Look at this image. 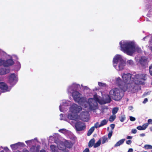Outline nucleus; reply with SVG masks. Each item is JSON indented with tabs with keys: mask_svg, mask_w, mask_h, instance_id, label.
Masks as SVG:
<instances>
[{
	"mask_svg": "<svg viewBox=\"0 0 152 152\" xmlns=\"http://www.w3.org/2000/svg\"><path fill=\"white\" fill-rule=\"evenodd\" d=\"M120 90L119 88H115L111 89L109 92L110 95H107L105 99V103H109L111 101L110 96L113 100L118 101L121 99L124 96V92Z\"/></svg>",
	"mask_w": 152,
	"mask_h": 152,
	"instance_id": "nucleus-3",
	"label": "nucleus"
},
{
	"mask_svg": "<svg viewBox=\"0 0 152 152\" xmlns=\"http://www.w3.org/2000/svg\"><path fill=\"white\" fill-rule=\"evenodd\" d=\"M144 148L146 149H152V146L150 145H145L144 146Z\"/></svg>",
	"mask_w": 152,
	"mask_h": 152,
	"instance_id": "nucleus-31",
	"label": "nucleus"
},
{
	"mask_svg": "<svg viewBox=\"0 0 152 152\" xmlns=\"http://www.w3.org/2000/svg\"><path fill=\"white\" fill-rule=\"evenodd\" d=\"M5 60L2 59H0V66L3 65L4 66Z\"/></svg>",
	"mask_w": 152,
	"mask_h": 152,
	"instance_id": "nucleus-34",
	"label": "nucleus"
},
{
	"mask_svg": "<svg viewBox=\"0 0 152 152\" xmlns=\"http://www.w3.org/2000/svg\"><path fill=\"white\" fill-rule=\"evenodd\" d=\"M139 61L142 67H145L148 65V58L145 56H141Z\"/></svg>",
	"mask_w": 152,
	"mask_h": 152,
	"instance_id": "nucleus-9",
	"label": "nucleus"
},
{
	"mask_svg": "<svg viewBox=\"0 0 152 152\" xmlns=\"http://www.w3.org/2000/svg\"><path fill=\"white\" fill-rule=\"evenodd\" d=\"M63 152H68V151H64Z\"/></svg>",
	"mask_w": 152,
	"mask_h": 152,
	"instance_id": "nucleus-54",
	"label": "nucleus"
},
{
	"mask_svg": "<svg viewBox=\"0 0 152 152\" xmlns=\"http://www.w3.org/2000/svg\"><path fill=\"white\" fill-rule=\"evenodd\" d=\"M16 152H21L19 151H17Z\"/></svg>",
	"mask_w": 152,
	"mask_h": 152,
	"instance_id": "nucleus-55",
	"label": "nucleus"
},
{
	"mask_svg": "<svg viewBox=\"0 0 152 152\" xmlns=\"http://www.w3.org/2000/svg\"><path fill=\"white\" fill-rule=\"evenodd\" d=\"M115 118V116L111 115L109 118V121L111 122H113Z\"/></svg>",
	"mask_w": 152,
	"mask_h": 152,
	"instance_id": "nucleus-29",
	"label": "nucleus"
},
{
	"mask_svg": "<svg viewBox=\"0 0 152 152\" xmlns=\"http://www.w3.org/2000/svg\"><path fill=\"white\" fill-rule=\"evenodd\" d=\"M129 118H130V120L132 121H134L136 120V119L134 117H133L132 116H131Z\"/></svg>",
	"mask_w": 152,
	"mask_h": 152,
	"instance_id": "nucleus-38",
	"label": "nucleus"
},
{
	"mask_svg": "<svg viewBox=\"0 0 152 152\" xmlns=\"http://www.w3.org/2000/svg\"><path fill=\"white\" fill-rule=\"evenodd\" d=\"M40 152H46L45 151L44 149H42L40 150Z\"/></svg>",
	"mask_w": 152,
	"mask_h": 152,
	"instance_id": "nucleus-50",
	"label": "nucleus"
},
{
	"mask_svg": "<svg viewBox=\"0 0 152 152\" xmlns=\"http://www.w3.org/2000/svg\"><path fill=\"white\" fill-rule=\"evenodd\" d=\"M67 117L68 118L71 120H74L75 118V116L71 114H69L68 115Z\"/></svg>",
	"mask_w": 152,
	"mask_h": 152,
	"instance_id": "nucleus-26",
	"label": "nucleus"
},
{
	"mask_svg": "<svg viewBox=\"0 0 152 152\" xmlns=\"http://www.w3.org/2000/svg\"><path fill=\"white\" fill-rule=\"evenodd\" d=\"M113 133V131H111L110 132H109L108 134V137L110 139L112 136Z\"/></svg>",
	"mask_w": 152,
	"mask_h": 152,
	"instance_id": "nucleus-37",
	"label": "nucleus"
},
{
	"mask_svg": "<svg viewBox=\"0 0 152 152\" xmlns=\"http://www.w3.org/2000/svg\"><path fill=\"white\" fill-rule=\"evenodd\" d=\"M29 141H26V142H26V143H27V142H28Z\"/></svg>",
	"mask_w": 152,
	"mask_h": 152,
	"instance_id": "nucleus-53",
	"label": "nucleus"
},
{
	"mask_svg": "<svg viewBox=\"0 0 152 152\" xmlns=\"http://www.w3.org/2000/svg\"><path fill=\"white\" fill-rule=\"evenodd\" d=\"M125 140V139L120 140L114 145V147H117L119 146L123 143Z\"/></svg>",
	"mask_w": 152,
	"mask_h": 152,
	"instance_id": "nucleus-17",
	"label": "nucleus"
},
{
	"mask_svg": "<svg viewBox=\"0 0 152 152\" xmlns=\"http://www.w3.org/2000/svg\"><path fill=\"white\" fill-rule=\"evenodd\" d=\"M78 86L80 87V85L76 84H73L71 86H69L68 89V93H71V91L72 90L73 88H74L75 87L77 88Z\"/></svg>",
	"mask_w": 152,
	"mask_h": 152,
	"instance_id": "nucleus-18",
	"label": "nucleus"
},
{
	"mask_svg": "<svg viewBox=\"0 0 152 152\" xmlns=\"http://www.w3.org/2000/svg\"><path fill=\"white\" fill-rule=\"evenodd\" d=\"M102 143L103 144L104 143L107 139V138L104 136L102 137Z\"/></svg>",
	"mask_w": 152,
	"mask_h": 152,
	"instance_id": "nucleus-30",
	"label": "nucleus"
},
{
	"mask_svg": "<svg viewBox=\"0 0 152 152\" xmlns=\"http://www.w3.org/2000/svg\"><path fill=\"white\" fill-rule=\"evenodd\" d=\"M94 128H97L98 127H101V126H100V124L99 125V122H97L96 123L94 124Z\"/></svg>",
	"mask_w": 152,
	"mask_h": 152,
	"instance_id": "nucleus-36",
	"label": "nucleus"
},
{
	"mask_svg": "<svg viewBox=\"0 0 152 152\" xmlns=\"http://www.w3.org/2000/svg\"><path fill=\"white\" fill-rule=\"evenodd\" d=\"M14 64V61L11 59H8L5 60L4 66L8 67L13 65Z\"/></svg>",
	"mask_w": 152,
	"mask_h": 152,
	"instance_id": "nucleus-12",
	"label": "nucleus"
},
{
	"mask_svg": "<svg viewBox=\"0 0 152 152\" xmlns=\"http://www.w3.org/2000/svg\"><path fill=\"white\" fill-rule=\"evenodd\" d=\"M140 135L141 137H143L145 135V134L144 133H142L140 134Z\"/></svg>",
	"mask_w": 152,
	"mask_h": 152,
	"instance_id": "nucleus-49",
	"label": "nucleus"
},
{
	"mask_svg": "<svg viewBox=\"0 0 152 152\" xmlns=\"http://www.w3.org/2000/svg\"><path fill=\"white\" fill-rule=\"evenodd\" d=\"M118 109V107H114L112 110V113L113 115H115L117 113Z\"/></svg>",
	"mask_w": 152,
	"mask_h": 152,
	"instance_id": "nucleus-28",
	"label": "nucleus"
},
{
	"mask_svg": "<svg viewBox=\"0 0 152 152\" xmlns=\"http://www.w3.org/2000/svg\"><path fill=\"white\" fill-rule=\"evenodd\" d=\"M50 148L52 152H58L56 146L53 145H50Z\"/></svg>",
	"mask_w": 152,
	"mask_h": 152,
	"instance_id": "nucleus-20",
	"label": "nucleus"
},
{
	"mask_svg": "<svg viewBox=\"0 0 152 152\" xmlns=\"http://www.w3.org/2000/svg\"><path fill=\"white\" fill-rule=\"evenodd\" d=\"M22 143L18 142L15 144L11 145L10 146L12 150H15L18 148L19 146L22 145Z\"/></svg>",
	"mask_w": 152,
	"mask_h": 152,
	"instance_id": "nucleus-13",
	"label": "nucleus"
},
{
	"mask_svg": "<svg viewBox=\"0 0 152 152\" xmlns=\"http://www.w3.org/2000/svg\"><path fill=\"white\" fill-rule=\"evenodd\" d=\"M150 49H151V52H152V46L151 47Z\"/></svg>",
	"mask_w": 152,
	"mask_h": 152,
	"instance_id": "nucleus-52",
	"label": "nucleus"
},
{
	"mask_svg": "<svg viewBox=\"0 0 152 152\" xmlns=\"http://www.w3.org/2000/svg\"><path fill=\"white\" fill-rule=\"evenodd\" d=\"M148 125L149 124H152V119H150L148 120V123H147Z\"/></svg>",
	"mask_w": 152,
	"mask_h": 152,
	"instance_id": "nucleus-39",
	"label": "nucleus"
},
{
	"mask_svg": "<svg viewBox=\"0 0 152 152\" xmlns=\"http://www.w3.org/2000/svg\"><path fill=\"white\" fill-rule=\"evenodd\" d=\"M66 129H59L58 130V131L61 133H63V132L62 131H66Z\"/></svg>",
	"mask_w": 152,
	"mask_h": 152,
	"instance_id": "nucleus-44",
	"label": "nucleus"
},
{
	"mask_svg": "<svg viewBox=\"0 0 152 152\" xmlns=\"http://www.w3.org/2000/svg\"><path fill=\"white\" fill-rule=\"evenodd\" d=\"M109 129V127H108L107 128V130H108V129Z\"/></svg>",
	"mask_w": 152,
	"mask_h": 152,
	"instance_id": "nucleus-56",
	"label": "nucleus"
},
{
	"mask_svg": "<svg viewBox=\"0 0 152 152\" xmlns=\"http://www.w3.org/2000/svg\"><path fill=\"white\" fill-rule=\"evenodd\" d=\"M10 70L9 69L2 68L0 69V74L1 75H4L9 73Z\"/></svg>",
	"mask_w": 152,
	"mask_h": 152,
	"instance_id": "nucleus-15",
	"label": "nucleus"
},
{
	"mask_svg": "<svg viewBox=\"0 0 152 152\" xmlns=\"http://www.w3.org/2000/svg\"><path fill=\"white\" fill-rule=\"evenodd\" d=\"M137 129L140 130H144L142 126H139L137 127Z\"/></svg>",
	"mask_w": 152,
	"mask_h": 152,
	"instance_id": "nucleus-40",
	"label": "nucleus"
},
{
	"mask_svg": "<svg viewBox=\"0 0 152 152\" xmlns=\"http://www.w3.org/2000/svg\"><path fill=\"white\" fill-rule=\"evenodd\" d=\"M99 86L100 87H106V85L105 83L99 82L98 83Z\"/></svg>",
	"mask_w": 152,
	"mask_h": 152,
	"instance_id": "nucleus-32",
	"label": "nucleus"
},
{
	"mask_svg": "<svg viewBox=\"0 0 152 152\" xmlns=\"http://www.w3.org/2000/svg\"><path fill=\"white\" fill-rule=\"evenodd\" d=\"M119 44L121 50L128 55L132 56L135 52V50L138 53L141 52L142 50L140 48H135L134 44L132 42H123L122 44L121 42H120Z\"/></svg>",
	"mask_w": 152,
	"mask_h": 152,
	"instance_id": "nucleus-2",
	"label": "nucleus"
},
{
	"mask_svg": "<svg viewBox=\"0 0 152 152\" xmlns=\"http://www.w3.org/2000/svg\"><path fill=\"white\" fill-rule=\"evenodd\" d=\"M148 126V125L147 123L144 124L142 126V127L143 130H145Z\"/></svg>",
	"mask_w": 152,
	"mask_h": 152,
	"instance_id": "nucleus-35",
	"label": "nucleus"
},
{
	"mask_svg": "<svg viewBox=\"0 0 152 152\" xmlns=\"http://www.w3.org/2000/svg\"><path fill=\"white\" fill-rule=\"evenodd\" d=\"M123 60L121 56L119 55H117L113 58V62L114 66H116L118 62L119 63Z\"/></svg>",
	"mask_w": 152,
	"mask_h": 152,
	"instance_id": "nucleus-11",
	"label": "nucleus"
},
{
	"mask_svg": "<svg viewBox=\"0 0 152 152\" xmlns=\"http://www.w3.org/2000/svg\"><path fill=\"white\" fill-rule=\"evenodd\" d=\"M151 152H152V150L151 151Z\"/></svg>",
	"mask_w": 152,
	"mask_h": 152,
	"instance_id": "nucleus-58",
	"label": "nucleus"
},
{
	"mask_svg": "<svg viewBox=\"0 0 152 152\" xmlns=\"http://www.w3.org/2000/svg\"><path fill=\"white\" fill-rule=\"evenodd\" d=\"M125 62L123 59L119 63L118 69L119 70H121L124 69V66L125 65Z\"/></svg>",
	"mask_w": 152,
	"mask_h": 152,
	"instance_id": "nucleus-14",
	"label": "nucleus"
},
{
	"mask_svg": "<svg viewBox=\"0 0 152 152\" xmlns=\"http://www.w3.org/2000/svg\"><path fill=\"white\" fill-rule=\"evenodd\" d=\"M146 74H140L138 75V77L140 79L145 80H146L145 77H146Z\"/></svg>",
	"mask_w": 152,
	"mask_h": 152,
	"instance_id": "nucleus-21",
	"label": "nucleus"
},
{
	"mask_svg": "<svg viewBox=\"0 0 152 152\" xmlns=\"http://www.w3.org/2000/svg\"><path fill=\"white\" fill-rule=\"evenodd\" d=\"M75 127L76 131H81L83 130L86 129V126L83 123L79 121L75 124Z\"/></svg>",
	"mask_w": 152,
	"mask_h": 152,
	"instance_id": "nucleus-8",
	"label": "nucleus"
},
{
	"mask_svg": "<svg viewBox=\"0 0 152 152\" xmlns=\"http://www.w3.org/2000/svg\"><path fill=\"white\" fill-rule=\"evenodd\" d=\"M95 139L94 138H92L89 141L88 144V146L89 147H91L93 146H94V145L95 143Z\"/></svg>",
	"mask_w": 152,
	"mask_h": 152,
	"instance_id": "nucleus-19",
	"label": "nucleus"
},
{
	"mask_svg": "<svg viewBox=\"0 0 152 152\" xmlns=\"http://www.w3.org/2000/svg\"><path fill=\"white\" fill-rule=\"evenodd\" d=\"M108 121H107L106 119H104L102 120L101 122V124H100V126H102L106 124L107 123Z\"/></svg>",
	"mask_w": 152,
	"mask_h": 152,
	"instance_id": "nucleus-24",
	"label": "nucleus"
},
{
	"mask_svg": "<svg viewBox=\"0 0 152 152\" xmlns=\"http://www.w3.org/2000/svg\"><path fill=\"white\" fill-rule=\"evenodd\" d=\"M127 64L130 66H132L134 65V62L132 60H128L127 62Z\"/></svg>",
	"mask_w": 152,
	"mask_h": 152,
	"instance_id": "nucleus-27",
	"label": "nucleus"
},
{
	"mask_svg": "<svg viewBox=\"0 0 152 152\" xmlns=\"http://www.w3.org/2000/svg\"><path fill=\"white\" fill-rule=\"evenodd\" d=\"M118 118L119 120L121 122H123L126 119L125 116L124 114H121Z\"/></svg>",
	"mask_w": 152,
	"mask_h": 152,
	"instance_id": "nucleus-23",
	"label": "nucleus"
},
{
	"mask_svg": "<svg viewBox=\"0 0 152 152\" xmlns=\"http://www.w3.org/2000/svg\"><path fill=\"white\" fill-rule=\"evenodd\" d=\"M72 96L76 102L81 104L86 102V99L84 97H80V94L77 91H74L72 93Z\"/></svg>",
	"mask_w": 152,
	"mask_h": 152,
	"instance_id": "nucleus-4",
	"label": "nucleus"
},
{
	"mask_svg": "<svg viewBox=\"0 0 152 152\" xmlns=\"http://www.w3.org/2000/svg\"><path fill=\"white\" fill-rule=\"evenodd\" d=\"M94 130V127H92L88 130L87 133V134L88 136H90L93 132Z\"/></svg>",
	"mask_w": 152,
	"mask_h": 152,
	"instance_id": "nucleus-22",
	"label": "nucleus"
},
{
	"mask_svg": "<svg viewBox=\"0 0 152 152\" xmlns=\"http://www.w3.org/2000/svg\"><path fill=\"white\" fill-rule=\"evenodd\" d=\"M64 145L66 148H72L73 144L71 142L66 141L65 142Z\"/></svg>",
	"mask_w": 152,
	"mask_h": 152,
	"instance_id": "nucleus-16",
	"label": "nucleus"
},
{
	"mask_svg": "<svg viewBox=\"0 0 152 152\" xmlns=\"http://www.w3.org/2000/svg\"><path fill=\"white\" fill-rule=\"evenodd\" d=\"M101 144V140H99L98 141L95 143H94V147L96 148L99 146Z\"/></svg>",
	"mask_w": 152,
	"mask_h": 152,
	"instance_id": "nucleus-25",
	"label": "nucleus"
},
{
	"mask_svg": "<svg viewBox=\"0 0 152 152\" xmlns=\"http://www.w3.org/2000/svg\"><path fill=\"white\" fill-rule=\"evenodd\" d=\"M0 89L3 92H5L10 91L7 85L5 82H0Z\"/></svg>",
	"mask_w": 152,
	"mask_h": 152,
	"instance_id": "nucleus-10",
	"label": "nucleus"
},
{
	"mask_svg": "<svg viewBox=\"0 0 152 152\" xmlns=\"http://www.w3.org/2000/svg\"><path fill=\"white\" fill-rule=\"evenodd\" d=\"M151 152H152V150L151 151Z\"/></svg>",
	"mask_w": 152,
	"mask_h": 152,
	"instance_id": "nucleus-59",
	"label": "nucleus"
},
{
	"mask_svg": "<svg viewBox=\"0 0 152 152\" xmlns=\"http://www.w3.org/2000/svg\"><path fill=\"white\" fill-rule=\"evenodd\" d=\"M8 82L11 85H15L18 80V78L14 73L11 74L8 77Z\"/></svg>",
	"mask_w": 152,
	"mask_h": 152,
	"instance_id": "nucleus-6",
	"label": "nucleus"
},
{
	"mask_svg": "<svg viewBox=\"0 0 152 152\" xmlns=\"http://www.w3.org/2000/svg\"><path fill=\"white\" fill-rule=\"evenodd\" d=\"M83 152H89V148H86L83 151Z\"/></svg>",
	"mask_w": 152,
	"mask_h": 152,
	"instance_id": "nucleus-45",
	"label": "nucleus"
},
{
	"mask_svg": "<svg viewBox=\"0 0 152 152\" xmlns=\"http://www.w3.org/2000/svg\"><path fill=\"white\" fill-rule=\"evenodd\" d=\"M151 130L152 131V128L151 129Z\"/></svg>",
	"mask_w": 152,
	"mask_h": 152,
	"instance_id": "nucleus-57",
	"label": "nucleus"
},
{
	"mask_svg": "<svg viewBox=\"0 0 152 152\" xmlns=\"http://www.w3.org/2000/svg\"><path fill=\"white\" fill-rule=\"evenodd\" d=\"M148 92L145 93L144 94V95H147L148 94Z\"/></svg>",
	"mask_w": 152,
	"mask_h": 152,
	"instance_id": "nucleus-51",
	"label": "nucleus"
},
{
	"mask_svg": "<svg viewBox=\"0 0 152 152\" xmlns=\"http://www.w3.org/2000/svg\"><path fill=\"white\" fill-rule=\"evenodd\" d=\"M148 101V99L147 98H145L143 102V103L144 104L145 103L147 102Z\"/></svg>",
	"mask_w": 152,
	"mask_h": 152,
	"instance_id": "nucleus-46",
	"label": "nucleus"
},
{
	"mask_svg": "<svg viewBox=\"0 0 152 152\" xmlns=\"http://www.w3.org/2000/svg\"><path fill=\"white\" fill-rule=\"evenodd\" d=\"M132 138V136H128L126 138L128 139H131Z\"/></svg>",
	"mask_w": 152,
	"mask_h": 152,
	"instance_id": "nucleus-48",
	"label": "nucleus"
},
{
	"mask_svg": "<svg viewBox=\"0 0 152 152\" xmlns=\"http://www.w3.org/2000/svg\"><path fill=\"white\" fill-rule=\"evenodd\" d=\"M137 131L136 129H133L132 130V133L133 134H135L137 133Z\"/></svg>",
	"mask_w": 152,
	"mask_h": 152,
	"instance_id": "nucleus-41",
	"label": "nucleus"
},
{
	"mask_svg": "<svg viewBox=\"0 0 152 152\" xmlns=\"http://www.w3.org/2000/svg\"><path fill=\"white\" fill-rule=\"evenodd\" d=\"M94 97L95 100L93 98H89L88 99V103L89 108L91 110H94L97 107L98 104L96 101L98 100V98L96 95H94Z\"/></svg>",
	"mask_w": 152,
	"mask_h": 152,
	"instance_id": "nucleus-5",
	"label": "nucleus"
},
{
	"mask_svg": "<svg viewBox=\"0 0 152 152\" xmlns=\"http://www.w3.org/2000/svg\"><path fill=\"white\" fill-rule=\"evenodd\" d=\"M115 125L114 124H112L110 125V127L112 129V130L115 127Z\"/></svg>",
	"mask_w": 152,
	"mask_h": 152,
	"instance_id": "nucleus-43",
	"label": "nucleus"
},
{
	"mask_svg": "<svg viewBox=\"0 0 152 152\" xmlns=\"http://www.w3.org/2000/svg\"><path fill=\"white\" fill-rule=\"evenodd\" d=\"M70 110L72 113L77 114L81 111L82 109L80 106L74 104L72 105Z\"/></svg>",
	"mask_w": 152,
	"mask_h": 152,
	"instance_id": "nucleus-7",
	"label": "nucleus"
},
{
	"mask_svg": "<svg viewBox=\"0 0 152 152\" xmlns=\"http://www.w3.org/2000/svg\"><path fill=\"white\" fill-rule=\"evenodd\" d=\"M133 151V150L132 148H130L129 149L127 152H132Z\"/></svg>",
	"mask_w": 152,
	"mask_h": 152,
	"instance_id": "nucleus-47",
	"label": "nucleus"
},
{
	"mask_svg": "<svg viewBox=\"0 0 152 152\" xmlns=\"http://www.w3.org/2000/svg\"><path fill=\"white\" fill-rule=\"evenodd\" d=\"M126 143L128 145H130L132 142V141L131 140H128L126 141Z\"/></svg>",
	"mask_w": 152,
	"mask_h": 152,
	"instance_id": "nucleus-42",
	"label": "nucleus"
},
{
	"mask_svg": "<svg viewBox=\"0 0 152 152\" xmlns=\"http://www.w3.org/2000/svg\"><path fill=\"white\" fill-rule=\"evenodd\" d=\"M149 70L150 74L152 76V64L149 66Z\"/></svg>",
	"mask_w": 152,
	"mask_h": 152,
	"instance_id": "nucleus-33",
	"label": "nucleus"
},
{
	"mask_svg": "<svg viewBox=\"0 0 152 152\" xmlns=\"http://www.w3.org/2000/svg\"><path fill=\"white\" fill-rule=\"evenodd\" d=\"M131 77L132 75L130 73L124 74L122 76L123 81L119 77L117 78L116 83L121 91L125 92L132 87Z\"/></svg>",
	"mask_w": 152,
	"mask_h": 152,
	"instance_id": "nucleus-1",
	"label": "nucleus"
}]
</instances>
